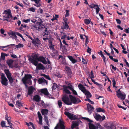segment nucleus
Returning a JSON list of instances; mask_svg holds the SVG:
<instances>
[{
  "label": "nucleus",
  "mask_w": 129,
  "mask_h": 129,
  "mask_svg": "<svg viewBox=\"0 0 129 129\" xmlns=\"http://www.w3.org/2000/svg\"><path fill=\"white\" fill-rule=\"evenodd\" d=\"M69 96L71 101L70 100L68 96H67L66 94L62 98V101L67 105H71L72 103L76 104L81 102L79 98L74 97L71 95L69 94Z\"/></svg>",
  "instance_id": "f257e3e1"
},
{
  "label": "nucleus",
  "mask_w": 129,
  "mask_h": 129,
  "mask_svg": "<svg viewBox=\"0 0 129 129\" xmlns=\"http://www.w3.org/2000/svg\"><path fill=\"white\" fill-rule=\"evenodd\" d=\"M82 119L88 122L89 129H102V127L99 123H96L88 118L82 117Z\"/></svg>",
  "instance_id": "f03ea898"
},
{
  "label": "nucleus",
  "mask_w": 129,
  "mask_h": 129,
  "mask_svg": "<svg viewBox=\"0 0 129 129\" xmlns=\"http://www.w3.org/2000/svg\"><path fill=\"white\" fill-rule=\"evenodd\" d=\"M32 78L31 75L29 74H25L24 77L22 79L23 83L25 85L26 88H27L28 86L26 84H28L29 85L32 84V81L31 79Z\"/></svg>",
  "instance_id": "7ed1b4c3"
},
{
  "label": "nucleus",
  "mask_w": 129,
  "mask_h": 129,
  "mask_svg": "<svg viewBox=\"0 0 129 129\" xmlns=\"http://www.w3.org/2000/svg\"><path fill=\"white\" fill-rule=\"evenodd\" d=\"M39 57L38 55L37 54H33L31 57L28 56V58L29 61L35 66L37 65L38 64V60Z\"/></svg>",
  "instance_id": "20e7f679"
},
{
  "label": "nucleus",
  "mask_w": 129,
  "mask_h": 129,
  "mask_svg": "<svg viewBox=\"0 0 129 129\" xmlns=\"http://www.w3.org/2000/svg\"><path fill=\"white\" fill-rule=\"evenodd\" d=\"M78 87L80 90L86 95V98H90L92 96V95L90 92L85 89V87L81 84H79Z\"/></svg>",
  "instance_id": "39448f33"
},
{
  "label": "nucleus",
  "mask_w": 129,
  "mask_h": 129,
  "mask_svg": "<svg viewBox=\"0 0 129 129\" xmlns=\"http://www.w3.org/2000/svg\"><path fill=\"white\" fill-rule=\"evenodd\" d=\"M116 92L117 96L118 98L122 100H124L125 99L126 94L123 92H121L120 90V89L116 91Z\"/></svg>",
  "instance_id": "423d86ee"
},
{
  "label": "nucleus",
  "mask_w": 129,
  "mask_h": 129,
  "mask_svg": "<svg viewBox=\"0 0 129 129\" xmlns=\"http://www.w3.org/2000/svg\"><path fill=\"white\" fill-rule=\"evenodd\" d=\"M4 72L10 83H12L13 82V79L11 77V73L9 70L8 69H5L4 70Z\"/></svg>",
  "instance_id": "0eeeda50"
},
{
  "label": "nucleus",
  "mask_w": 129,
  "mask_h": 129,
  "mask_svg": "<svg viewBox=\"0 0 129 129\" xmlns=\"http://www.w3.org/2000/svg\"><path fill=\"white\" fill-rule=\"evenodd\" d=\"M54 129H65L64 122L61 119H59V123L55 127Z\"/></svg>",
  "instance_id": "6e6552de"
},
{
  "label": "nucleus",
  "mask_w": 129,
  "mask_h": 129,
  "mask_svg": "<svg viewBox=\"0 0 129 129\" xmlns=\"http://www.w3.org/2000/svg\"><path fill=\"white\" fill-rule=\"evenodd\" d=\"M94 117L96 120L98 121H102L104 120L105 117L104 115H103L102 117L96 113H95L93 115Z\"/></svg>",
  "instance_id": "1a4fd4ad"
},
{
  "label": "nucleus",
  "mask_w": 129,
  "mask_h": 129,
  "mask_svg": "<svg viewBox=\"0 0 129 129\" xmlns=\"http://www.w3.org/2000/svg\"><path fill=\"white\" fill-rule=\"evenodd\" d=\"M64 113L69 119L71 120H75L77 119L75 115L73 114H71L69 112H65Z\"/></svg>",
  "instance_id": "9d476101"
},
{
  "label": "nucleus",
  "mask_w": 129,
  "mask_h": 129,
  "mask_svg": "<svg viewBox=\"0 0 129 129\" xmlns=\"http://www.w3.org/2000/svg\"><path fill=\"white\" fill-rule=\"evenodd\" d=\"M32 43L35 45V46H38V45H40L41 44V41L37 37H34V40L32 41Z\"/></svg>",
  "instance_id": "9b49d317"
},
{
  "label": "nucleus",
  "mask_w": 129,
  "mask_h": 129,
  "mask_svg": "<svg viewBox=\"0 0 129 129\" xmlns=\"http://www.w3.org/2000/svg\"><path fill=\"white\" fill-rule=\"evenodd\" d=\"M38 81L39 84H42L43 85H44L46 84L47 85L48 82L43 77L40 78H39Z\"/></svg>",
  "instance_id": "f8f14e48"
},
{
  "label": "nucleus",
  "mask_w": 129,
  "mask_h": 129,
  "mask_svg": "<svg viewBox=\"0 0 129 129\" xmlns=\"http://www.w3.org/2000/svg\"><path fill=\"white\" fill-rule=\"evenodd\" d=\"M35 89L33 86H30L28 87L27 94L29 95H31L33 93Z\"/></svg>",
  "instance_id": "ddd939ff"
},
{
  "label": "nucleus",
  "mask_w": 129,
  "mask_h": 129,
  "mask_svg": "<svg viewBox=\"0 0 129 129\" xmlns=\"http://www.w3.org/2000/svg\"><path fill=\"white\" fill-rule=\"evenodd\" d=\"M38 61L41 62L45 64H46L47 63V61L45 57L42 56H40L39 57L38 60Z\"/></svg>",
  "instance_id": "4468645a"
},
{
  "label": "nucleus",
  "mask_w": 129,
  "mask_h": 129,
  "mask_svg": "<svg viewBox=\"0 0 129 129\" xmlns=\"http://www.w3.org/2000/svg\"><path fill=\"white\" fill-rule=\"evenodd\" d=\"M5 119L6 120H7L8 124L10 126H8L10 127L11 128H12V124L11 122V118L10 117H9L8 115L6 114L5 115Z\"/></svg>",
  "instance_id": "2eb2a0df"
},
{
  "label": "nucleus",
  "mask_w": 129,
  "mask_h": 129,
  "mask_svg": "<svg viewBox=\"0 0 129 129\" xmlns=\"http://www.w3.org/2000/svg\"><path fill=\"white\" fill-rule=\"evenodd\" d=\"M87 107L88 112L89 114H90L94 110V108L89 103L87 104Z\"/></svg>",
  "instance_id": "dca6fc26"
},
{
  "label": "nucleus",
  "mask_w": 129,
  "mask_h": 129,
  "mask_svg": "<svg viewBox=\"0 0 129 129\" xmlns=\"http://www.w3.org/2000/svg\"><path fill=\"white\" fill-rule=\"evenodd\" d=\"M14 61L11 59L7 60L6 61V63L8 64L9 67L11 68H12L14 66L13 65V63Z\"/></svg>",
  "instance_id": "f3484780"
},
{
  "label": "nucleus",
  "mask_w": 129,
  "mask_h": 129,
  "mask_svg": "<svg viewBox=\"0 0 129 129\" xmlns=\"http://www.w3.org/2000/svg\"><path fill=\"white\" fill-rule=\"evenodd\" d=\"M62 86L59 84L57 85L56 83H53V84L52 89L53 90H55L56 88L58 89H59L61 88Z\"/></svg>",
  "instance_id": "a211bd4d"
},
{
  "label": "nucleus",
  "mask_w": 129,
  "mask_h": 129,
  "mask_svg": "<svg viewBox=\"0 0 129 129\" xmlns=\"http://www.w3.org/2000/svg\"><path fill=\"white\" fill-rule=\"evenodd\" d=\"M41 92L42 93H44V94L47 97H48L50 95L46 88H45L41 89Z\"/></svg>",
  "instance_id": "6ab92c4d"
},
{
  "label": "nucleus",
  "mask_w": 129,
  "mask_h": 129,
  "mask_svg": "<svg viewBox=\"0 0 129 129\" xmlns=\"http://www.w3.org/2000/svg\"><path fill=\"white\" fill-rule=\"evenodd\" d=\"M8 80L6 78L1 79V83L3 85L7 86L8 84Z\"/></svg>",
  "instance_id": "aec40b11"
},
{
  "label": "nucleus",
  "mask_w": 129,
  "mask_h": 129,
  "mask_svg": "<svg viewBox=\"0 0 129 129\" xmlns=\"http://www.w3.org/2000/svg\"><path fill=\"white\" fill-rule=\"evenodd\" d=\"M38 115L39 119V123L40 124L42 125V117L39 111L38 112Z\"/></svg>",
  "instance_id": "412c9836"
},
{
  "label": "nucleus",
  "mask_w": 129,
  "mask_h": 129,
  "mask_svg": "<svg viewBox=\"0 0 129 129\" xmlns=\"http://www.w3.org/2000/svg\"><path fill=\"white\" fill-rule=\"evenodd\" d=\"M82 122V121L80 120L75 122L73 123L72 125L71 126V129H73L75 127L78 126L79 123Z\"/></svg>",
  "instance_id": "4be33fe9"
},
{
  "label": "nucleus",
  "mask_w": 129,
  "mask_h": 129,
  "mask_svg": "<svg viewBox=\"0 0 129 129\" xmlns=\"http://www.w3.org/2000/svg\"><path fill=\"white\" fill-rule=\"evenodd\" d=\"M67 57L73 63H74L78 61L77 60L74 59L72 56H67Z\"/></svg>",
  "instance_id": "5701e85b"
},
{
  "label": "nucleus",
  "mask_w": 129,
  "mask_h": 129,
  "mask_svg": "<svg viewBox=\"0 0 129 129\" xmlns=\"http://www.w3.org/2000/svg\"><path fill=\"white\" fill-rule=\"evenodd\" d=\"M3 14H6L5 15L8 16H10L11 15H12L11 12V11L9 9H8L5 10Z\"/></svg>",
  "instance_id": "b1692460"
},
{
  "label": "nucleus",
  "mask_w": 129,
  "mask_h": 129,
  "mask_svg": "<svg viewBox=\"0 0 129 129\" xmlns=\"http://www.w3.org/2000/svg\"><path fill=\"white\" fill-rule=\"evenodd\" d=\"M3 17L6 18V19H4L3 21H6L8 22H10L11 21V19H10V18L11 19L13 17L12 15H11L10 16H7V15H5V16H3Z\"/></svg>",
  "instance_id": "393cba45"
},
{
  "label": "nucleus",
  "mask_w": 129,
  "mask_h": 129,
  "mask_svg": "<svg viewBox=\"0 0 129 129\" xmlns=\"http://www.w3.org/2000/svg\"><path fill=\"white\" fill-rule=\"evenodd\" d=\"M65 70L69 75H71L72 73L71 70L69 67L66 66L65 67Z\"/></svg>",
  "instance_id": "a878e982"
},
{
  "label": "nucleus",
  "mask_w": 129,
  "mask_h": 129,
  "mask_svg": "<svg viewBox=\"0 0 129 129\" xmlns=\"http://www.w3.org/2000/svg\"><path fill=\"white\" fill-rule=\"evenodd\" d=\"M40 97L38 95H35L34 96L33 100L36 102H39L40 101Z\"/></svg>",
  "instance_id": "bb28decb"
},
{
  "label": "nucleus",
  "mask_w": 129,
  "mask_h": 129,
  "mask_svg": "<svg viewBox=\"0 0 129 129\" xmlns=\"http://www.w3.org/2000/svg\"><path fill=\"white\" fill-rule=\"evenodd\" d=\"M37 68H38L39 70H44V67L43 65L41 63H38L37 65L36 66Z\"/></svg>",
  "instance_id": "cd10ccee"
},
{
  "label": "nucleus",
  "mask_w": 129,
  "mask_h": 129,
  "mask_svg": "<svg viewBox=\"0 0 129 129\" xmlns=\"http://www.w3.org/2000/svg\"><path fill=\"white\" fill-rule=\"evenodd\" d=\"M48 28H45V29L44 30V31L43 33V36H45V35L48 36L49 35L50 32H49L48 30H47Z\"/></svg>",
  "instance_id": "c85d7f7f"
},
{
  "label": "nucleus",
  "mask_w": 129,
  "mask_h": 129,
  "mask_svg": "<svg viewBox=\"0 0 129 129\" xmlns=\"http://www.w3.org/2000/svg\"><path fill=\"white\" fill-rule=\"evenodd\" d=\"M41 112L43 115L46 114L47 115L48 112V110L47 109H43L41 110Z\"/></svg>",
  "instance_id": "c756f323"
},
{
  "label": "nucleus",
  "mask_w": 129,
  "mask_h": 129,
  "mask_svg": "<svg viewBox=\"0 0 129 129\" xmlns=\"http://www.w3.org/2000/svg\"><path fill=\"white\" fill-rule=\"evenodd\" d=\"M63 87L64 88L63 91L66 94H65L63 96L66 94L67 95V96H68L67 95V94H71V93L69 91V90L66 87Z\"/></svg>",
  "instance_id": "7c9ffc66"
},
{
  "label": "nucleus",
  "mask_w": 129,
  "mask_h": 129,
  "mask_svg": "<svg viewBox=\"0 0 129 129\" xmlns=\"http://www.w3.org/2000/svg\"><path fill=\"white\" fill-rule=\"evenodd\" d=\"M95 110L98 112H102L104 113L105 110L104 109H102L100 108H97L95 109Z\"/></svg>",
  "instance_id": "2f4dec72"
},
{
  "label": "nucleus",
  "mask_w": 129,
  "mask_h": 129,
  "mask_svg": "<svg viewBox=\"0 0 129 129\" xmlns=\"http://www.w3.org/2000/svg\"><path fill=\"white\" fill-rule=\"evenodd\" d=\"M63 87H66L67 89H69L70 90L72 91L74 89L73 87L71 84L70 85H69L67 86H66L64 85H63Z\"/></svg>",
  "instance_id": "473e14b6"
},
{
  "label": "nucleus",
  "mask_w": 129,
  "mask_h": 129,
  "mask_svg": "<svg viewBox=\"0 0 129 129\" xmlns=\"http://www.w3.org/2000/svg\"><path fill=\"white\" fill-rule=\"evenodd\" d=\"M44 118L45 122L47 123V124L49 125L48 124L49 123L48 117L47 116H44Z\"/></svg>",
  "instance_id": "72a5a7b5"
},
{
  "label": "nucleus",
  "mask_w": 129,
  "mask_h": 129,
  "mask_svg": "<svg viewBox=\"0 0 129 129\" xmlns=\"http://www.w3.org/2000/svg\"><path fill=\"white\" fill-rule=\"evenodd\" d=\"M63 24L64 25V28L65 29H67L69 28V26L68 25L67 23H63Z\"/></svg>",
  "instance_id": "f704fd0d"
},
{
  "label": "nucleus",
  "mask_w": 129,
  "mask_h": 129,
  "mask_svg": "<svg viewBox=\"0 0 129 129\" xmlns=\"http://www.w3.org/2000/svg\"><path fill=\"white\" fill-rule=\"evenodd\" d=\"M98 5H95L94 4H92L91 5H89L88 6L90 8H95V7H96L98 6Z\"/></svg>",
  "instance_id": "c9c22d12"
},
{
  "label": "nucleus",
  "mask_w": 129,
  "mask_h": 129,
  "mask_svg": "<svg viewBox=\"0 0 129 129\" xmlns=\"http://www.w3.org/2000/svg\"><path fill=\"white\" fill-rule=\"evenodd\" d=\"M16 104L20 107L22 106L23 105L19 101H17Z\"/></svg>",
  "instance_id": "e433bc0d"
},
{
  "label": "nucleus",
  "mask_w": 129,
  "mask_h": 129,
  "mask_svg": "<svg viewBox=\"0 0 129 129\" xmlns=\"http://www.w3.org/2000/svg\"><path fill=\"white\" fill-rule=\"evenodd\" d=\"M62 102L60 100H58V102H57L58 105L59 106V107L60 108L62 107Z\"/></svg>",
  "instance_id": "4c0bfd02"
},
{
  "label": "nucleus",
  "mask_w": 129,
  "mask_h": 129,
  "mask_svg": "<svg viewBox=\"0 0 129 129\" xmlns=\"http://www.w3.org/2000/svg\"><path fill=\"white\" fill-rule=\"evenodd\" d=\"M84 22L86 24H88L90 23V21L89 19H86L84 20Z\"/></svg>",
  "instance_id": "58836bf2"
},
{
  "label": "nucleus",
  "mask_w": 129,
  "mask_h": 129,
  "mask_svg": "<svg viewBox=\"0 0 129 129\" xmlns=\"http://www.w3.org/2000/svg\"><path fill=\"white\" fill-rule=\"evenodd\" d=\"M38 24L39 25V26L42 29L45 28H45H46L45 27V26L42 24V23L39 22V24Z\"/></svg>",
  "instance_id": "ea45409f"
},
{
  "label": "nucleus",
  "mask_w": 129,
  "mask_h": 129,
  "mask_svg": "<svg viewBox=\"0 0 129 129\" xmlns=\"http://www.w3.org/2000/svg\"><path fill=\"white\" fill-rule=\"evenodd\" d=\"M61 49L62 52H66L67 51V49L66 47L64 45L63 46Z\"/></svg>",
  "instance_id": "a19ab883"
},
{
  "label": "nucleus",
  "mask_w": 129,
  "mask_h": 129,
  "mask_svg": "<svg viewBox=\"0 0 129 129\" xmlns=\"http://www.w3.org/2000/svg\"><path fill=\"white\" fill-rule=\"evenodd\" d=\"M66 14L65 15V17H68L69 16V10H66Z\"/></svg>",
  "instance_id": "79ce46f5"
},
{
  "label": "nucleus",
  "mask_w": 129,
  "mask_h": 129,
  "mask_svg": "<svg viewBox=\"0 0 129 129\" xmlns=\"http://www.w3.org/2000/svg\"><path fill=\"white\" fill-rule=\"evenodd\" d=\"M61 34L62 33L63 34H64V35H63L61 37V39H64L67 37V35H66V33H64L63 32H61Z\"/></svg>",
  "instance_id": "37998d69"
},
{
  "label": "nucleus",
  "mask_w": 129,
  "mask_h": 129,
  "mask_svg": "<svg viewBox=\"0 0 129 129\" xmlns=\"http://www.w3.org/2000/svg\"><path fill=\"white\" fill-rule=\"evenodd\" d=\"M43 76L47 79H48L49 80H51V79L50 78L49 76L48 75H46L45 74H43Z\"/></svg>",
  "instance_id": "c03bdc74"
},
{
  "label": "nucleus",
  "mask_w": 129,
  "mask_h": 129,
  "mask_svg": "<svg viewBox=\"0 0 129 129\" xmlns=\"http://www.w3.org/2000/svg\"><path fill=\"white\" fill-rule=\"evenodd\" d=\"M12 45H15V44H10V45H7V46H0V48H5L7 47H10L11 48V47L12 46Z\"/></svg>",
  "instance_id": "a18cd8bd"
},
{
  "label": "nucleus",
  "mask_w": 129,
  "mask_h": 129,
  "mask_svg": "<svg viewBox=\"0 0 129 129\" xmlns=\"http://www.w3.org/2000/svg\"><path fill=\"white\" fill-rule=\"evenodd\" d=\"M95 10H96V14H98V13L100 10V9L98 5L95 8Z\"/></svg>",
  "instance_id": "49530a36"
},
{
  "label": "nucleus",
  "mask_w": 129,
  "mask_h": 129,
  "mask_svg": "<svg viewBox=\"0 0 129 129\" xmlns=\"http://www.w3.org/2000/svg\"><path fill=\"white\" fill-rule=\"evenodd\" d=\"M89 77L91 78H94V76L93 74V73L92 71H91L90 72V74L89 75Z\"/></svg>",
  "instance_id": "de8ad7c7"
},
{
  "label": "nucleus",
  "mask_w": 129,
  "mask_h": 129,
  "mask_svg": "<svg viewBox=\"0 0 129 129\" xmlns=\"http://www.w3.org/2000/svg\"><path fill=\"white\" fill-rule=\"evenodd\" d=\"M37 18H38V20L39 22L38 21L36 22L37 24H38L39 22L42 23L43 22V21H42V20L39 17H38Z\"/></svg>",
  "instance_id": "09e8293b"
},
{
  "label": "nucleus",
  "mask_w": 129,
  "mask_h": 129,
  "mask_svg": "<svg viewBox=\"0 0 129 129\" xmlns=\"http://www.w3.org/2000/svg\"><path fill=\"white\" fill-rule=\"evenodd\" d=\"M35 9L33 7L29 8H28V11L33 12H34L35 11Z\"/></svg>",
  "instance_id": "8fccbe9b"
},
{
  "label": "nucleus",
  "mask_w": 129,
  "mask_h": 129,
  "mask_svg": "<svg viewBox=\"0 0 129 129\" xmlns=\"http://www.w3.org/2000/svg\"><path fill=\"white\" fill-rule=\"evenodd\" d=\"M1 59L3 60H4L5 59V56L3 54V53H2L1 54Z\"/></svg>",
  "instance_id": "3c124183"
},
{
  "label": "nucleus",
  "mask_w": 129,
  "mask_h": 129,
  "mask_svg": "<svg viewBox=\"0 0 129 129\" xmlns=\"http://www.w3.org/2000/svg\"><path fill=\"white\" fill-rule=\"evenodd\" d=\"M5 121H2L1 123V125L2 127H4L5 126Z\"/></svg>",
  "instance_id": "603ef678"
},
{
  "label": "nucleus",
  "mask_w": 129,
  "mask_h": 129,
  "mask_svg": "<svg viewBox=\"0 0 129 129\" xmlns=\"http://www.w3.org/2000/svg\"><path fill=\"white\" fill-rule=\"evenodd\" d=\"M112 67V69L114 70L115 71H116V70H117L118 71V70L116 68V67H115L113 64H111L110 65Z\"/></svg>",
  "instance_id": "864d4df0"
},
{
  "label": "nucleus",
  "mask_w": 129,
  "mask_h": 129,
  "mask_svg": "<svg viewBox=\"0 0 129 129\" xmlns=\"http://www.w3.org/2000/svg\"><path fill=\"white\" fill-rule=\"evenodd\" d=\"M116 127L113 124H112L110 125V129H116Z\"/></svg>",
  "instance_id": "5fc2aeb1"
},
{
  "label": "nucleus",
  "mask_w": 129,
  "mask_h": 129,
  "mask_svg": "<svg viewBox=\"0 0 129 129\" xmlns=\"http://www.w3.org/2000/svg\"><path fill=\"white\" fill-rule=\"evenodd\" d=\"M23 22L25 23H28L30 21V19H23Z\"/></svg>",
  "instance_id": "6e6d98bb"
},
{
  "label": "nucleus",
  "mask_w": 129,
  "mask_h": 129,
  "mask_svg": "<svg viewBox=\"0 0 129 129\" xmlns=\"http://www.w3.org/2000/svg\"><path fill=\"white\" fill-rule=\"evenodd\" d=\"M82 63L83 64H86L87 63V61H86V60H85L83 58H82Z\"/></svg>",
  "instance_id": "4d7b16f0"
},
{
  "label": "nucleus",
  "mask_w": 129,
  "mask_h": 129,
  "mask_svg": "<svg viewBox=\"0 0 129 129\" xmlns=\"http://www.w3.org/2000/svg\"><path fill=\"white\" fill-rule=\"evenodd\" d=\"M55 75L56 76L58 77L59 78H61L62 77L61 75H60V73L55 74Z\"/></svg>",
  "instance_id": "13d9d810"
},
{
  "label": "nucleus",
  "mask_w": 129,
  "mask_h": 129,
  "mask_svg": "<svg viewBox=\"0 0 129 129\" xmlns=\"http://www.w3.org/2000/svg\"><path fill=\"white\" fill-rule=\"evenodd\" d=\"M117 106L119 108H122L123 109V110H126V108H124V107H123V106H120V105H119L118 104L117 105Z\"/></svg>",
  "instance_id": "bf43d9fd"
},
{
  "label": "nucleus",
  "mask_w": 129,
  "mask_h": 129,
  "mask_svg": "<svg viewBox=\"0 0 129 129\" xmlns=\"http://www.w3.org/2000/svg\"><path fill=\"white\" fill-rule=\"evenodd\" d=\"M116 20L117 23H118L119 24H121V21L120 19H116Z\"/></svg>",
  "instance_id": "052dcab7"
},
{
  "label": "nucleus",
  "mask_w": 129,
  "mask_h": 129,
  "mask_svg": "<svg viewBox=\"0 0 129 129\" xmlns=\"http://www.w3.org/2000/svg\"><path fill=\"white\" fill-rule=\"evenodd\" d=\"M44 37L43 38V39L44 41H46V40H48L49 39V38L48 37H47L45 35V36H44Z\"/></svg>",
  "instance_id": "680f3d73"
},
{
  "label": "nucleus",
  "mask_w": 129,
  "mask_h": 129,
  "mask_svg": "<svg viewBox=\"0 0 129 129\" xmlns=\"http://www.w3.org/2000/svg\"><path fill=\"white\" fill-rule=\"evenodd\" d=\"M87 47L88 49H87V52L89 53H91L90 52L91 51V49L88 46Z\"/></svg>",
  "instance_id": "e2e57ef3"
},
{
  "label": "nucleus",
  "mask_w": 129,
  "mask_h": 129,
  "mask_svg": "<svg viewBox=\"0 0 129 129\" xmlns=\"http://www.w3.org/2000/svg\"><path fill=\"white\" fill-rule=\"evenodd\" d=\"M72 92L73 94L75 95H77V92L74 89H73L72 90Z\"/></svg>",
  "instance_id": "0e129e2a"
},
{
  "label": "nucleus",
  "mask_w": 129,
  "mask_h": 129,
  "mask_svg": "<svg viewBox=\"0 0 129 129\" xmlns=\"http://www.w3.org/2000/svg\"><path fill=\"white\" fill-rule=\"evenodd\" d=\"M11 57L13 58H16L17 57V56L15 54H12L11 55Z\"/></svg>",
  "instance_id": "69168bd1"
},
{
  "label": "nucleus",
  "mask_w": 129,
  "mask_h": 129,
  "mask_svg": "<svg viewBox=\"0 0 129 129\" xmlns=\"http://www.w3.org/2000/svg\"><path fill=\"white\" fill-rule=\"evenodd\" d=\"M15 33H16V35H17L18 36H19L20 37H22V35H21L20 33H19L18 32H15Z\"/></svg>",
  "instance_id": "338daca9"
},
{
  "label": "nucleus",
  "mask_w": 129,
  "mask_h": 129,
  "mask_svg": "<svg viewBox=\"0 0 129 129\" xmlns=\"http://www.w3.org/2000/svg\"><path fill=\"white\" fill-rule=\"evenodd\" d=\"M66 60H63L62 61V64L64 65H67V63L66 62Z\"/></svg>",
  "instance_id": "774afa93"
}]
</instances>
